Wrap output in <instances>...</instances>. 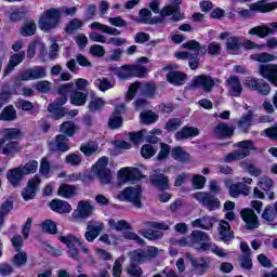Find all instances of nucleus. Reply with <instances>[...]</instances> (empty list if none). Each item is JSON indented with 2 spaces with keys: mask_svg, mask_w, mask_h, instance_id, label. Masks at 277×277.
Here are the masks:
<instances>
[{
  "mask_svg": "<svg viewBox=\"0 0 277 277\" xmlns=\"http://www.w3.org/2000/svg\"><path fill=\"white\" fill-rule=\"evenodd\" d=\"M61 97L56 98L52 104L48 106V111L52 114L55 120H60V118H64L66 114H68V109L62 107L66 105L68 102L67 95L72 94L75 92V84L74 83H66L58 87L57 90Z\"/></svg>",
  "mask_w": 277,
  "mask_h": 277,
  "instance_id": "f257e3e1",
  "label": "nucleus"
},
{
  "mask_svg": "<svg viewBox=\"0 0 277 277\" xmlns=\"http://www.w3.org/2000/svg\"><path fill=\"white\" fill-rule=\"evenodd\" d=\"M156 90L157 87L153 82H134L129 87V90L126 94V101L127 103H131V101L135 98L136 94H141L142 96H153Z\"/></svg>",
  "mask_w": 277,
  "mask_h": 277,
  "instance_id": "f03ea898",
  "label": "nucleus"
},
{
  "mask_svg": "<svg viewBox=\"0 0 277 277\" xmlns=\"http://www.w3.org/2000/svg\"><path fill=\"white\" fill-rule=\"evenodd\" d=\"M62 12L58 9L47 10L39 19V27L42 31H51L57 27Z\"/></svg>",
  "mask_w": 277,
  "mask_h": 277,
  "instance_id": "7ed1b4c3",
  "label": "nucleus"
},
{
  "mask_svg": "<svg viewBox=\"0 0 277 277\" xmlns=\"http://www.w3.org/2000/svg\"><path fill=\"white\" fill-rule=\"evenodd\" d=\"M119 79H131V77H144L147 70L142 65H123L113 69Z\"/></svg>",
  "mask_w": 277,
  "mask_h": 277,
  "instance_id": "20e7f679",
  "label": "nucleus"
},
{
  "mask_svg": "<svg viewBox=\"0 0 277 277\" xmlns=\"http://www.w3.org/2000/svg\"><path fill=\"white\" fill-rule=\"evenodd\" d=\"M277 9V2H267V0L259 1L258 3H252L250 10L238 11V16L242 21H248L251 18L252 12H272Z\"/></svg>",
  "mask_w": 277,
  "mask_h": 277,
  "instance_id": "39448f33",
  "label": "nucleus"
},
{
  "mask_svg": "<svg viewBox=\"0 0 277 277\" xmlns=\"http://www.w3.org/2000/svg\"><path fill=\"white\" fill-rule=\"evenodd\" d=\"M237 150L229 153L225 156V163H233V161H239V159H246L250 155V150L254 148V143L252 141H241L237 144Z\"/></svg>",
  "mask_w": 277,
  "mask_h": 277,
  "instance_id": "423d86ee",
  "label": "nucleus"
},
{
  "mask_svg": "<svg viewBox=\"0 0 277 277\" xmlns=\"http://www.w3.org/2000/svg\"><path fill=\"white\" fill-rule=\"evenodd\" d=\"M108 163H109V158L102 157L97 160V162L92 168L93 174H96L101 183H104L105 185L111 183V170L107 168Z\"/></svg>",
  "mask_w": 277,
  "mask_h": 277,
  "instance_id": "0eeeda50",
  "label": "nucleus"
},
{
  "mask_svg": "<svg viewBox=\"0 0 277 277\" xmlns=\"http://www.w3.org/2000/svg\"><path fill=\"white\" fill-rule=\"evenodd\" d=\"M169 1L173 4L163 6L161 9L160 16H162V18H168V16H172L171 23H179V21H183L185 16L180 13L182 0H169Z\"/></svg>",
  "mask_w": 277,
  "mask_h": 277,
  "instance_id": "6e6552de",
  "label": "nucleus"
},
{
  "mask_svg": "<svg viewBox=\"0 0 277 277\" xmlns=\"http://www.w3.org/2000/svg\"><path fill=\"white\" fill-rule=\"evenodd\" d=\"M47 77V67L34 66L24 71H21L16 76L17 81H37L38 79H44Z\"/></svg>",
  "mask_w": 277,
  "mask_h": 277,
  "instance_id": "1a4fd4ad",
  "label": "nucleus"
},
{
  "mask_svg": "<svg viewBox=\"0 0 277 277\" xmlns=\"http://www.w3.org/2000/svg\"><path fill=\"white\" fill-rule=\"evenodd\" d=\"M119 200H127L128 202H133L134 207L140 209L142 207V188L137 187H128L118 195Z\"/></svg>",
  "mask_w": 277,
  "mask_h": 277,
  "instance_id": "9d476101",
  "label": "nucleus"
},
{
  "mask_svg": "<svg viewBox=\"0 0 277 277\" xmlns=\"http://www.w3.org/2000/svg\"><path fill=\"white\" fill-rule=\"evenodd\" d=\"M60 241L65 243L68 248V254L70 259H75V261H79V246H82L81 239L75 237L74 235L61 236Z\"/></svg>",
  "mask_w": 277,
  "mask_h": 277,
  "instance_id": "9b49d317",
  "label": "nucleus"
},
{
  "mask_svg": "<svg viewBox=\"0 0 277 277\" xmlns=\"http://www.w3.org/2000/svg\"><path fill=\"white\" fill-rule=\"evenodd\" d=\"M91 42H100V44H113L114 47H122L127 44V39L119 37L107 38L105 35L93 31L89 35Z\"/></svg>",
  "mask_w": 277,
  "mask_h": 277,
  "instance_id": "f8f14e48",
  "label": "nucleus"
},
{
  "mask_svg": "<svg viewBox=\"0 0 277 277\" xmlns=\"http://www.w3.org/2000/svg\"><path fill=\"white\" fill-rule=\"evenodd\" d=\"M117 176L120 185H123V183L142 180V171L137 168L126 167L118 172Z\"/></svg>",
  "mask_w": 277,
  "mask_h": 277,
  "instance_id": "ddd939ff",
  "label": "nucleus"
},
{
  "mask_svg": "<svg viewBox=\"0 0 277 277\" xmlns=\"http://www.w3.org/2000/svg\"><path fill=\"white\" fill-rule=\"evenodd\" d=\"M194 198L198 200V202H201L206 209L209 211H215V209H220V199L215 198V196H212L209 193H195Z\"/></svg>",
  "mask_w": 277,
  "mask_h": 277,
  "instance_id": "4468645a",
  "label": "nucleus"
},
{
  "mask_svg": "<svg viewBox=\"0 0 277 277\" xmlns=\"http://www.w3.org/2000/svg\"><path fill=\"white\" fill-rule=\"evenodd\" d=\"M245 88L249 90H255L259 94L267 96L272 92V88L264 80H259L256 78H247L245 81Z\"/></svg>",
  "mask_w": 277,
  "mask_h": 277,
  "instance_id": "2eb2a0df",
  "label": "nucleus"
},
{
  "mask_svg": "<svg viewBox=\"0 0 277 277\" xmlns=\"http://www.w3.org/2000/svg\"><path fill=\"white\" fill-rule=\"evenodd\" d=\"M149 181L151 185L158 189H161L162 192L170 189V180L168 179V175L161 173V170L159 169L154 170L153 174L149 175Z\"/></svg>",
  "mask_w": 277,
  "mask_h": 277,
  "instance_id": "dca6fc26",
  "label": "nucleus"
},
{
  "mask_svg": "<svg viewBox=\"0 0 277 277\" xmlns=\"http://www.w3.org/2000/svg\"><path fill=\"white\" fill-rule=\"evenodd\" d=\"M40 175H35L31 180L28 181L27 186L22 192V197L24 200H34L36 198V193L38 192V187H40Z\"/></svg>",
  "mask_w": 277,
  "mask_h": 277,
  "instance_id": "f3484780",
  "label": "nucleus"
},
{
  "mask_svg": "<svg viewBox=\"0 0 277 277\" xmlns=\"http://www.w3.org/2000/svg\"><path fill=\"white\" fill-rule=\"evenodd\" d=\"M194 88H199L203 92H211L215 88V80L211 76L200 75L193 80Z\"/></svg>",
  "mask_w": 277,
  "mask_h": 277,
  "instance_id": "a211bd4d",
  "label": "nucleus"
},
{
  "mask_svg": "<svg viewBox=\"0 0 277 277\" xmlns=\"http://www.w3.org/2000/svg\"><path fill=\"white\" fill-rule=\"evenodd\" d=\"M240 215L248 230H254L255 228H259V226H261V223L259 222V216H256V213H254V210L243 209L241 210Z\"/></svg>",
  "mask_w": 277,
  "mask_h": 277,
  "instance_id": "6ab92c4d",
  "label": "nucleus"
},
{
  "mask_svg": "<svg viewBox=\"0 0 277 277\" xmlns=\"http://www.w3.org/2000/svg\"><path fill=\"white\" fill-rule=\"evenodd\" d=\"M140 18H135L134 21L136 23H142L143 25H157L158 23H163V16H156L150 18L153 16V12L149 9H142L138 12Z\"/></svg>",
  "mask_w": 277,
  "mask_h": 277,
  "instance_id": "aec40b11",
  "label": "nucleus"
},
{
  "mask_svg": "<svg viewBox=\"0 0 277 277\" xmlns=\"http://www.w3.org/2000/svg\"><path fill=\"white\" fill-rule=\"evenodd\" d=\"M250 36H259V38H267L272 34H277V22H273L269 26H256L249 30Z\"/></svg>",
  "mask_w": 277,
  "mask_h": 277,
  "instance_id": "412c9836",
  "label": "nucleus"
},
{
  "mask_svg": "<svg viewBox=\"0 0 277 277\" xmlns=\"http://www.w3.org/2000/svg\"><path fill=\"white\" fill-rule=\"evenodd\" d=\"M67 141L68 140L66 138V135H57L54 141L49 143V148L51 153H68V150H70V147L66 143Z\"/></svg>",
  "mask_w": 277,
  "mask_h": 277,
  "instance_id": "4be33fe9",
  "label": "nucleus"
},
{
  "mask_svg": "<svg viewBox=\"0 0 277 277\" xmlns=\"http://www.w3.org/2000/svg\"><path fill=\"white\" fill-rule=\"evenodd\" d=\"M93 209L92 205L88 201H80L77 210L72 213V217L75 220H85V217H90V215H92Z\"/></svg>",
  "mask_w": 277,
  "mask_h": 277,
  "instance_id": "5701e85b",
  "label": "nucleus"
},
{
  "mask_svg": "<svg viewBox=\"0 0 277 277\" xmlns=\"http://www.w3.org/2000/svg\"><path fill=\"white\" fill-rule=\"evenodd\" d=\"M124 104L116 106L113 116L108 120V127L110 129H120L122 127V114H124Z\"/></svg>",
  "mask_w": 277,
  "mask_h": 277,
  "instance_id": "b1692460",
  "label": "nucleus"
},
{
  "mask_svg": "<svg viewBox=\"0 0 277 277\" xmlns=\"http://www.w3.org/2000/svg\"><path fill=\"white\" fill-rule=\"evenodd\" d=\"M260 75L277 88V65H261Z\"/></svg>",
  "mask_w": 277,
  "mask_h": 277,
  "instance_id": "393cba45",
  "label": "nucleus"
},
{
  "mask_svg": "<svg viewBox=\"0 0 277 277\" xmlns=\"http://www.w3.org/2000/svg\"><path fill=\"white\" fill-rule=\"evenodd\" d=\"M103 230V223H96V222H90L87 225V232L84 234V237L87 241H94L98 235H101V232Z\"/></svg>",
  "mask_w": 277,
  "mask_h": 277,
  "instance_id": "a878e982",
  "label": "nucleus"
},
{
  "mask_svg": "<svg viewBox=\"0 0 277 277\" xmlns=\"http://www.w3.org/2000/svg\"><path fill=\"white\" fill-rule=\"evenodd\" d=\"M197 250H202L203 252H213V254H216V256H221L222 259L224 256H228V253L224 249H220L216 245H213L210 240L203 241L197 247Z\"/></svg>",
  "mask_w": 277,
  "mask_h": 277,
  "instance_id": "bb28decb",
  "label": "nucleus"
},
{
  "mask_svg": "<svg viewBox=\"0 0 277 277\" xmlns=\"http://www.w3.org/2000/svg\"><path fill=\"white\" fill-rule=\"evenodd\" d=\"M89 29L91 31H102L103 34H107L108 36H120V30L118 28H114L111 26L101 24L100 22H93L89 25Z\"/></svg>",
  "mask_w": 277,
  "mask_h": 277,
  "instance_id": "cd10ccee",
  "label": "nucleus"
},
{
  "mask_svg": "<svg viewBox=\"0 0 277 277\" xmlns=\"http://www.w3.org/2000/svg\"><path fill=\"white\" fill-rule=\"evenodd\" d=\"M226 83L230 96H241V92H243V87H241V81H239V78L237 76L229 77Z\"/></svg>",
  "mask_w": 277,
  "mask_h": 277,
  "instance_id": "c85d7f7f",
  "label": "nucleus"
},
{
  "mask_svg": "<svg viewBox=\"0 0 277 277\" xmlns=\"http://www.w3.org/2000/svg\"><path fill=\"white\" fill-rule=\"evenodd\" d=\"M199 54H193L192 52H176L175 57L177 60H188V66L190 70H196L200 61L198 60Z\"/></svg>",
  "mask_w": 277,
  "mask_h": 277,
  "instance_id": "c756f323",
  "label": "nucleus"
},
{
  "mask_svg": "<svg viewBox=\"0 0 277 277\" xmlns=\"http://www.w3.org/2000/svg\"><path fill=\"white\" fill-rule=\"evenodd\" d=\"M235 133V127L228 123H220L214 129V134L220 140H226V137H230Z\"/></svg>",
  "mask_w": 277,
  "mask_h": 277,
  "instance_id": "7c9ffc66",
  "label": "nucleus"
},
{
  "mask_svg": "<svg viewBox=\"0 0 277 277\" xmlns=\"http://www.w3.org/2000/svg\"><path fill=\"white\" fill-rule=\"evenodd\" d=\"M250 194V187L248 185L238 182L229 186V196L232 198H239V196H248Z\"/></svg>",
  "mask_w": 277,
  "mask_h": 277,
  "instance_id": "2f4dec72",
  "label": "nucleus"
},
{
  "mask_svg": "<svg viewBox=\"0 0 277 277\" xmlns=\"http://www.w3.org/2000/svg\"><path fill=\"white\" fill-rule=\"evenodd\" d=\"M215 224V219L213 216H203L201 219H196L192 222L193 228H202L203 230H211Z\"/></svg>",
  "mask_w": 277,
  "mask_h": 277,
  "instance_id": "473e14b6",
  "label": "nucleus"
},
{
  "mask_svg": "<svg viewBox=\"0 0 277 277\" xmlns=\"http://www.w3.org/2000/svg\"><path fill=\"white\" fill-rule=\"evenodd\" d=\"M199 133L198 128L184 127L175 133V140L177 142H181L182 140H189V137L198 136Z\"/></svg>",
  "mask_w": 277,
  "mask_h": 277,
  "instance_id": "72a5a7b5",
  "label": "nucleus"
},
{
  "mask_svg": "<svg viewBox=\"0 0 277 277\" xmlns=\"http://www.w3.org/2000/svg\"><path fill=\"white\" fill-rule=\"evenodd\" d=\"M50 209L52 211H55L56 213H70L72 211V207H70V203L68 201L54 199L50 202Z\"/></svg>",
  "mask_w": 277,
  "mask_h": 277,
  "instance_id": "f704fd0d",
  "label": "nucleus"
},
{
  "mask_svg": "<svg viewBox=\"0 0 277 277\" xmlns=\"http://www.w3.org/2000/svg\"><path fill=\"white\" fill-rule=\"evenodd\" d=\"M219 235L222 241H230L235 237L233 230H230V224L226 221H221L217 227Z\"/></svg>",
  "mask_w": 277,
  "mask_h": 277,
  "instance_id": "c9c22d12",
  "label": "nucleus"
},
{
  "mask_svg": "<svg viewBox=\"0 0 277 277\" xmlns=\"http://www.w3.org/2000/svg\"><path fill=\"white\" fill-rule=\"evenodd\" d=\"M192 267L197 272V274L202 275L209 269V260L205 258H192L190 259Z\"/></svg>",
  "mask_w": 277,
  "mask_h": 277,
  "instance_id": "e433bc0d",
  "label": "nucleus"
},
{
  "mask_svg": "<svg viewBox=\"0 0 277 277\" xmlns=\"http://www.w3.org/2000/svg\"><path fill=\"white\" fill-rule=\"evenodd\" d=\"M23 167H17L15 169L10 170L6 173L8 181L11 183L13 187H18V184L23 180Z\"/></svg>",
  "mask_w": 277,
  "mask_h": 277,
  "instance_id": "4c0bfd02",
  "label": "nucleus"
},
{
  "mask_svg": "<svg viewBox=\"0 0 277 277\" xmlns=\"http://www.w3.org/2000/svg\"><path fill=\"white\" fill-rule=\"evenodd\" d=\"M85 101H88V92H81L74 90L70 94V103L71 105H76V107H82L85 105Z\"/></svg>",
  "mask_w": 277,
  "mask_h": 277,
  "instance_id": "58836bf2",
  "label": "nucleus"
},
{
  "mask_svg": "<svg viewBox=\"0 0 277 277\" xmlns=\"http://www.w3.org/2000/svg\"><path fill=\"white\" fill-rule=\"evenodd\" d=\"M189 237H190L193 248H196V249L197 247H199L201 242L210 240L209 235H207V233L201 230H193Z\"/></svg>",
  "mask_w": 277,
  "mask_h": 277,
  "instance_id": "ea45409f",
  "label": "nucleus"
},
{
  "mask_svg": "<svg viewBox=\"0 0 277 277\" xmlns=\"http://www.w3.org/2000/svg\"><path fill=\"white\" fill-rule=\"evenodd\" d=\"M187 76L181 71H169L167 75V81L172 85H183Z\"/></svg>",
  "mask_w": 277,
  "mask_h": 277,
  "instance_id": "a19ab883",
  "label": "nucleus"
},
{
  "mask_svg": "<svg viewBox=\"0 0 277 277\" xmlns=\"http://www.w3.org/2000/svg\"><path fill=\"white\" fill-rule=\"evenodd\" d=\"M25 60V52H19L10 57L9 65L4 70V75H10Z\"/></svg>",
  "mask_w": 277,
  "mask_h": 277,
  "instance_id": "79ce46f5",
  "label": "nucleus"
},
{
  "mask_svg": "<svg viewBox=\"0 0 277 277\" xmlns=\"http://www.w3.org/2000/svg\"><path fill=\"white\" fill-rule=\"evenodd\" d=\"M171 157L175 161H181L182 163L189 161V154L181 146H176L171 149Z\"/></svg>",
  "mask_w": 277,
  "mask_h": 277,
  "instance_id": "37998d69",
  "label": "nucleus"
},
{
  "mask_svg": "<svg viewBox=\"0 0 277 277\" xmlns=\"http://www.w3.org/2000/svg\"><path fill=\"white\" fill-rule=\"evenodd\" d=\"M250 60H253V62H260L261 64H266L267 62H276L277 55L267 52H262L251 54Z\"/></svg>",
  "mask_w": 277,
  "mask_h": 277,
  "instance_id": "c03bdc74",
  "label": "nucleus"
},
{
  "mask_svg": "<svg viewBox=\"0 0 277 277\" xmlns=\"http://www.w3.org/2000/svg\"><path fill=\"white\" fill-rule=\"evenodd\" d=\"M95 88L100 89L101 92H107V90H111L116 85V81L109 80L105 77L98 78L94 81Z\"/></svg>",
  "mask_w": 277,
  "mask_h": 277,
  "instance_id": "a18cd8bd",
  "label": "nucleus"
},
{
  "mask_svg": "<svg viewBox=\"0 0 277 277\" xmlns=\"http://www.w3.org/2000/svg\"><path fill=\"white\" fill-rule=\"evenodd\" d=\"M57 194L58 196H62V198H72V196L77 194V187L70 184H62L58 187Z\"/></svg>",
  "mask_w": 277,
  "mask_h": 277,
  "instance_id": "49530a36",
  "label": "nucleus"
},
{
  "mask_svg": "<svg viewBox=\"0 0 277 277\" xmlns=\"http://www.w3.org/2000/svg\"><path fill=\"white\" fill-rule=\"evenodd\" d=\"M184 49H188V51H194L193 55H200V53H207V48L200 45V43L196 40H190L183 44Z\"/></svg>",
  "mask_w": 277,
  "mask_h": 277,
  "instance_id": "de8ad7c7",
  "label": "nucleus"
},
{
  "mask_svg": "<svg viewBox=\"0 0 277 277\" xmlns=\"http://www.w3.org/2000/svg\"><path fill=\"white\" fill-rule=\"evenodd\" d=\"M132 263H146L148 261V254L143 249L134 250L130 253Z\"/></svg>",
  "mask_w": 277,
  "mask_h": 277,
  "instance_id": "09e8293b",
  "label": "nucleus"
},
{
  "mask_svg": "<svg viewBox=\"0 0 277 277\" xmlns=\"http://www.w3.org/2000/svg\"><path fill=\"white\" fill-rule=\"evenodd\" d=\"M21 36L29 37L36 34V22L28 19L24 23V26L19 29Z\"/></svg>",
  "mask_w": 277,
  "mask_h": 277,
  "instance_id": "8fccbe9b",
  "label": "nucleus"
},
{
  "mask_svg": "<svg viewBox=\"0 0 277 277\" xmlns=\"http://www.w3.org/2000/svg\"><path fill=\"white\" fill-rule=\"evenodd\" d=\"M254 115L251 110H249L245 116L241 117V119L238 121V127L242 131H248L250 127H252Z\"/></svg>",
  "mask_w": 277,
  "mask_h": 277,
  "instance_id": "3c124183",
  "label": "nucleus"
},
{
  "mask_svg": "<svg viewBox=\"0 0 277 277\" xmlns=\"http://www.w3.org/2000/svg\"><path fill=\"white\" fill-rule=\"evenodd\" d=\"M258 186L266 194H269L274 189V180L269 176H262L258 182Z\"/></svg>",
  "mask_w": 277,
  "mask_h": 277,
  "instance_id": "603ef678",
  "label": "nucleus"
},
{
  "mask_svg": "<svg viewBox=\"0 0 277 277\" xmlns=\"http://www.w3.org/2000/svg\"><path fill=\"white\" fill-rule=\"evenodd\" d=\"M16 118V109L14 106H6L0 114V120H4L6 122H12Z\"/></svg>",
  "mask_w": 277,
  "mask_h": 277,
  "instance_id": "864d4df0",
  "label": "nucleus"
},
{
  "mask_svg": "<svg viewBox=\"0 0 277 277\" xmlns=\"http://www.w3.org/2000/svg\"><path fill=\"white\" fill-rule=\"evenodd\" d=\"M140 234L145 237V239H149L150 241H155L157 239H161L163 237V233L155 229H141Z\"/></svg>",
  "mask_w": 277,
  "mask_h": 277,
  "instance_id": "5fc2aeb1",
  "label": "nucleus"
},
{
  "mask_svg": "<svg viewBox=\"0 0 277 277\" xmlns=\"http://www.w3.org/2000/svg\"><path fill=\"white\" fill-rule=\"evenodd\" d=\"M80 150L85 157H92V155L98 150V144H96V142H89L81 145Z\"/></svg>",
  "mask_w": 277,
  "mask_h": 277,
  "instance_id": "6e6d98bb",
  "label": "nucleus"
},
{
  "mask_svg": "<svg viewBox=\"0 0 277 277\" xmlns=\"http://www.w3.org/2000/svg\"><path fill=\"white\" fill-rule=\"evenodd\" d=\"M226 49L230 53H237V51H239V49H241V42L239 41V38H237V37L227 38Z\"/></svg>",
  "mask_w": 277,
  "mask_h": 277,
  "instance_id": "4d7b16f0",
  "label": "nucleus"
},
{
  "mask_svg": "<svg viewBox=\"0 0 277 277\" xmlns=\"http://www.w3.org/2000/svg\"><path fill=\"white\" fill-rule=\"evenodd\" d=\"M27 14V6L15 8L13 12L10 14L9 18L12 23H16L24 18Z\"/></svg>",
  "mask_w": 277,
  "mask_h": 277,
  "instance_id": "13d9d810",
  "label": "nucleus"
},
{
  "mask_svg": "<svg viewBox=\"0 0 277 277\" xmlns=\"http://www.w3.org/2000/svg\"><path fill=\"white\" fill-rule=\"evenodd\" d=\"M81 27H83V21L74 18L68 22L65 31L66 34H75V31H77V29H81Z\"/></svg>",
  "mask_w": 277,
  "mask_h": 277,
  "instance_id": "bf43d9fd",
  "label": "nucleus"
},
{
  "mask_svg": "<svg viewBox=\"0 0 277 277\" xmlns=\"http://www.w3.org/2000/svg\"><path fill=\"white\" fill-rule=\"evenodd\" d=\"M76 131L77 126H75L72 121H66L61 126V133H64V135H68V137H72Z\"/></svg>",
  "mask_w": 277,
  "mask_h": 277,
  "instance_id": "052dcab7",
  "label": "nucleus"
},
{
  "mask_svg": "<svg viewBox=\"0 0 277 277\" xmlns=\"http://www.w3.org/2000/svg\"><path fill=\"white\" fill-rule=\"evenodd\" d=\"M140 118L143 124H153V122H157V115L151 110L141 113Z\"/></svg>",
  "mask_w": 277,
  "mask_h": 277,
  "instance_id": "680f3d73",
  "label": "nucleus"
},
{
  "mask_svg": "<svg viewBox=\"0 0 277 277\" xmlns=\"http://www.w3.org/2000/svg\"><path fill=\"white\" fill-rule=\"evenodd\" d=\"M21 150V146L16 142H10L3 147L2 155H8V157L12 155H16Z\"/></svg>",
  "mask_w": 277,
  "mask_h": 277,
  "instance_id": "e2e57ef3",
  "label": "nucleus"
},
{
  "mask_svg": "<svg viewBox=\"0 0 277 277\" xmlns=\"http://www.w3.org/2000/svg\"><path fill=\"white\" fill-rule=\"evenodd\" d=\"M43 233H49V235H57V224L52 220H45L41 224Z\"/></svg>",
  "mask_w": 277,
  "mask_h": 277,
  "instance_id": "0e129e2a",
  "label": "nucleus"
},
{
  "mask_svg": "<svg viewBox=\"0 0 277 277\" xmlns=\"http://www.w3.org/2000/svg\"><path fill=\"white\" fill-rule=\"evenodd\" d=\"M4 140H18L21 137V130L16 128H6L2 130Z\"/></svg>",
  "mask_w": 277,
  "mask_h": 277,
  "instance_id": "69168bd1",
  "label": "nucleus"
},
{
  "mask_svg": "<svg viewBox=\"0 0 277 277\" xmlns=\"http://www.w3.org/2000/svg\"><path fill=\"white\" fill-rule=\"evenodd\" d=\"M108 224L110 228H114L117 232H122V230H129L131 227L129 223L124 220H121L119 222H115L113 219L108 221Z\"/></svg>",
  "mask_w": 277,
  "mask_h": 277,
  "instance_id": "338daca9",
  "label": "nucleus"
},
{
  "mask_svg": "<svg viewBox=\"0 0 277 277\" xmlns=\"http://www.w3.org/2000/svg\"><path fill=\"white\" fill-rule=\"evenodd\" d=\"M241 168H243V170H246L251 176H261V174H263V171L252 163L241 162Z\"/></svg>",
  "mask_w": 277,
  "mask_h": 277,
  "instance_id": "774afa93",
  "label": "nucleus"
}]
</instances>
